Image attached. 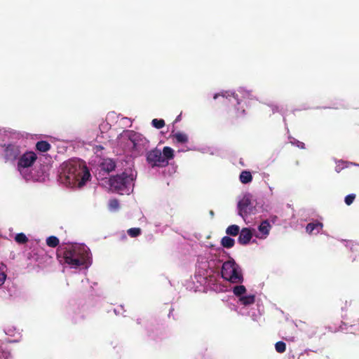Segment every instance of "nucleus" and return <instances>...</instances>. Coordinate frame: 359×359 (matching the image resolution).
I'll list each match as a JSON object with an SVG mask.
<instances>
[{
    "label": "nucleus",
    "mask_w": 359,
    "mask_h": 359,
    "mask_svg": "<svg viewBox=\"0 0 359 359\" xmlns=\"http://www.w3.org/2000/svg\"><path fill=\"white\" fill-rule=\"evenodd\" d=\"M59 178L66 186L82 187L90 180V173L83 161L72 159L62 165Z\"/></svg>",
    "instance_id": "nucleus-1"
},
{
    "label": "nucleus",
    "mask_w": 359,
    "mask_h": 359,
    "mask_svg": "<svg viewBox=\"0 0 359 359\" xmlns=\"http://www.w3.org/2000/svg\"><path fill=\"white\" fill-rule=\"evenodd\" d=\"M57 257L61 264H66L71 268L83 266L87 269L91 265L89 248H57Z\"/></svg>",
    "instance_id": "nucleus-2"
},
{
    "label": "nucleus",
    "mask_w": 359,
    "mask_h": 359,
    "mask_svg": "<svg viewBox=\"0 0 359 359\" xmlns=\"http://www.w3.org/2000/svg\"><path fill=\"white\" fill-rule=\"evenodd\" d=\"M174 158V150L170 147H165L161 151L154 148L146 154V161L151 168H163L168 165L169 161Z\"/></svg>",
    "instance_id": "nucleus-3"
},
{
    "label": "nucleus",
    "mask_w": 359,
    "mask_h": 359,
    "mask_svg": "<svg viewBox=\"0 0 359 359\" xmlns=\"http://www.w3.org/2000/svg\"><path fill=\"white\" fill-rule=\"evenodd\" d=\"M222 97V103L228 107L227 113L231 119H237L243 117L245 111L243 107H240L241 102L234 93L226 96L224 93H218L214 95V99Z\"/></svg>",
    "instance_id": "nucleus-4"
},
{
    "label": "nucleus",
    "mask_w": 359,
    "mask_h": 359,
    "mask_svg": "<svg viewBox=\"0 0 359 359\" xmlns=\"http://www.w3.org/2000/svg\"><path fill=\"white\" fill-rule=\"evenodd\" d=\"M221 274L224 279L232 283H239L243 280L241 268L232 259L223 263Z\"/></svg>",
    "instance_id": "nucleus-5"
},
{
    "label": "nucleus",
    "mask_w": 359,
    "mask_h": 359,
    "mask_svg": "<svg viewBox=\"0 0 359 359\" xmlns=\"http://www.w3.org/2000/svg\"><path fill=\"white\" fill-rule=\"evenodd\" d=\"M133 182V178L126 172L112 176L109 178V186L111 189L123 194H128L130 186Z\"/></svg>",
    "instance_id": "nucleus-6"
},
{
    "label": "nucleus",
    "mask_w": 359,
    "mask_h": 359,
    "mask_svg": "<svg viewBox=\"0 0 359 359\" xmlns=\"http://www.w3.org/2000/svg\"><path fill=\"white\" fill-rule=\"evenodd\" d=\"M233 294L238 298V304L245 307L255 303V294H246V288L244 285H236L233 288Z\"/></svg>",
    "instance_id": "nucleus-7"
},
{
    "label": "nucleus",
    "mask_w": 359,
    "mask_h": 359,
    "mask_svg": "<svg viewBox=\"0 0 359 359\" xmlns=\"http://www.w3.org/2000/svg\"><path fill=\"white\" fill-rule=\"evenodd\" d=\"M37 159L36 154L33 151H27L20 156L18 160V166L19 168L31 167Z\"/></svg>",
    "instance_id": "nucleus-8"
},
{
    "label": "nucleus",
    "mask_w": 359,
    "mask_h": 359,
    "mask_svg": "<svg viewBox=\"0 0 359 359\" xmlns=\"http://www.w3.org/2000/svg\"><path fill=\"white\" fill-rule=\"evenodd\" d=\"M253 236V231L249 228H243L238 233V243L242 245L248 244Z\"/></svg>",
    "instance_id": "nucleus-9"
},
{
    "label": "nucleus",
    "mask_w": 359,
    "mask_h": 359,
    "mask_svg": "<svg viewBox=\"0 0 359 359\" xmlns=\"http://www.w3.org/2000/svg\"><path fill=\"white\" fill-rule=\"evenodd\" d=\"M251 205V201L248 198H243L238 203V214L241 217H244L247 214L250 213V206Z\"/></svg>",
    "instance_id": "nucleus-10"
},
{
    "label": "nucleus",
    "mask_w": 359,
    "mask_h": 359,
    "mask_svg": "<svg viewBox=\"0 0 359 359\" xmlns=\"http://www.w3.org/2000/svg\"><path fill=\"white\" fill-rule=\"evenodd\" d=\"M323 224L318 220L309 223L306 226V232L310 235H316L322 231Z\"/></svg>",
    "instance_id": "nucleus-11"
},
{
    "label": "nucleus",
    "mask_w": 359,
    "mask_h": 359,
    "mask_svg": "<svg viewBox=\"0 0 359 359\" xmlns=\"http://www.w3.org/2000/svg\"><path fill=\"white\" fill-rule=\"evenodd\" d=\"M19 154L20 150L18 146L9 144L5 149V158L7 160H14L18 156Z\"/></svg>",
    "instance_id": "nucleus-12"
},
{
    "label": "nucleus",
    "mask_w": 359,
    "mask_h": 359,
    "mask_svg": "<svg viewBox=\"0 0 359 359\" xmlns=\"http://www.w3.org/2000/svg\"><path fill=\"white\" fill-rule=\"evenodd\" d=\"M174 141L177 143L184 144L189 140L188 135L184 133L177 132L170 135Z\"/></svg>",
    "instance_id": "nucleus-13"
},
{
    "label": "nucleus",
    "mask_w": 359,
    "mask_h": 359,
    "mask_svg": "<svg viewBox=\"0 0 359 359\" xmlns=\"http://www.w3.org/2000/svg\"><path fill=\"white\" fill-rule=\"evenodd\" d=\"M271 228L270 223L267 220L263 221L258 226L259 233L262 235V237L266 236L269 233V231Z\"/></svg>",
    "instance_id": "nucleus-14"
},
{
    "label": "nucleus",
    "mask_w": 359,
    "mask_h": 359,
    "mask_svg": "<svg viewBox=\"0 0 359 359\" xmlns=\"http://www.w3.org/2000/svg\"><path fill=\"white\" fill-rule=\"evenodd\" d=\"M51 145L47 141L41 140L37 142L36 144V150L41 152H46L49 151Z\"/></svg>",
    "instance_id": "nucleus-15"
},
{
    "label": "nucleus",
    "mask_w": 359,
    "mask_h": 359,
    "mask_svg": "<svg viewBox=\"0 0 359 359\" xmlns=\"http://www.w3.org/2000/svg\"><path fill=\"white\" fill-rule=\"evenodd\" d=\"M102 169L107 172L113 171L116 168V163L111 159H107L102 164Z\"/></svg>",
    "instance_id": "nucleus-16"
},
{
    "label": "nucleus",
    "mask_w": 359,
    "mask_h": 359,
    "mask_svg": "<svg viewBox=\"0 0 359 359\" xmlns=\"http://www.w3.org/2000/svg\"><path fill=\"white\" fill-rule=\"evenodd\" d=\"M239 179H240V181L243 184H248V183L252 182V174L250 172L247 171V170H243L240 174Z\"/></svg>",
    "instance_id": "nucleus-17"
},
{
    "label": "nucleus",
    "mask_w": 359,
    "mask_h": 359,
    "mask_svg": "<svg viewBox=\"0 0 359 359\" xmlns=\"http://www.w3.org/2000/svg\"><path fill=\"white\" fill-rule=\"evenodd\" d=\"M239 232L240 227L236 224L230 225L226 229V233L231 236H236L238 235Z\"/></svg>",
    "instance_id": "nucleus-18"
},
{
    "label": "nucleus",
    "mask_w": 359,
    "mask_h": 359,
    "mask_svg": "<svg viewBox=\"0 0 359 359\" xmlns=\"http://www.w3.org/2000/svg\"><path fill=\"white\" fill-rule=\"evenodd\" d=\"M14 239L18 245H25L29 241L28 238L24 233H17Z\"/></svg>",
    "instance_id": "nucleus-19"
},
{
    "label": "nucleus",
    "mask_w": 359,
    "mask_h": 359,
    "mask_svg": "<svg viewBox=\"0 0 359 359\" xmlns=\"http://www.w3.org/2000/svg\"><path fill=\"white\" fill-rule=\"evenodd\" d=\"M221 244L222 247H233L235 244V241L229 236H224L222 238Z\"/></svg>",
    "instance_id": "nucleus-20"
},
{
    "label": "nucleus",
    "mask_w": 359,
    "mask_h": 359,
    "mask_svg": "<svg viewBox=\"0 0 359 359\" xmlns=\"http://www.w3.org/2000/svg\"><path fill=\"white\" fill-rule=\"evenodd\" d=\"M60 241L56 236H51L46 239V244L48 247H57Z\"/></svg>",
    "instance_id": "nucleus-21"
},
{
    "label": "nucleus",
    "mask_w": 359,
    "mask_h": 359,
    "mask_svg": "<svg viewBox=\"0 0 359 359\" xmlns=\"http://www.w3.org/2000/svg\"><path fill=\"white\" fill-rule=\"evenodd\" d=\"M128 234L132 237V238H135V237H137L139 236L141 233H142V229L140 228H138V227H135V228H130L129 229L128 231Z\"/></svg>",
    "instance_id": "nucleus-22"
},
{
    "label": "nucleus",
    "mask_w": 359,
    "mask_h": 359,
    "mask_svg": "<svg viewBox=\"0 0 359 359\" xmlns=\"http://www.w3.org/2000/svg\"><path fill=\"white\" fill-rule=\"evenodd\" d=\"M151 124L154 128L161 129L165 126V123L163 119L154 118L152 120Z\"/></svg>",
    "instance_id": "nucleus-23"
},
{
    "label": "nucleus",
    "mask_w": 359,
    "mask_h": 359,
    "mask_svg": "<svg viewBox=\"0 0 359 359\" xmlns=\"http://www.w3.org/2000/svg\"><path fill=\"white\" fill-rule=\"evenodd\" d=\"M275 348H276V351L278 353H283L285 352V349H286V345L284 342L283 341H278L276 344H275Z\"/></svg>",
    "instance_id": "nucleus-24"
},
{
    "label": "nucleus",
    "mask_w": 359,
    "mask_h": 359,
    "mask_svg": "<svg viewBox=\"0 0 359 359\" xmlns=\"http://www.w3.org/2000/svg\"><path fill=\"white\" fill-rule=\"evenodd\" d=\"M5 268L6 266L4 264L0 265V285L4 284L6 278Z\"/></svg>",
    "instance_id": "nucleus-25"
},
{
    "label": "nucleus",
    "mask_w": 359,
    "mask_h": 359,
    "mask_svg": "<svg viewBox=\"0 0 359 359\" xmlns=\"http://www.w3.org/2000/svg\"><path fill=\"white\" fill-rule=\"evenodd\" d=\"M109 208L111 210H116L119 208L118 201L116 199H111L109 203Z\"/></svg>",
    "instance_id": "nucleus-26"
},
{
    "label": "nucleus",
    "mask_w": 359,
    "mask_h": 359,
    "mask_svg": "<svg viewBox=\"0 0 359 359\" xmlns=\"http://www.w3.org/2000/svg\"><path fill=\"white\" fill-rule=\"evenodd\" d=\"M355 198V194H351L345 197L344 201L347 205H350L353 203Z\"/></svg>",
    "instance_id": "nucleus-27"
},
{
    "label": "nucleus",
    "mask_w": 359,
    "mask_h": 359,
    "mask_svg": "<svg viewBox=\"0 0 359 359\" xmlns=\"http://www.w3.org/2000/svg\"><path fill=\"white\" fill-rule=\"evenodd\" d=\"M290 142L292 144L295 145L300 149H305V144L302 142L293 139V140H292Z\"/></svg>",
    "instance_id": "nucleus-28"
},
{
    "label": "nucleus",
    "mask_w": 359,
    "mask_h": 359,
    "mask_svg": "<svg viewBox=\"0 0 359 359\" xmlns=\"http://www.w3.org/2000/svg\"><path fill=\"white\" fill-rule=\"evenodd\" d=\"M10 357V353L4 351H0V359H9Z\"/></svg>",
    "instance_id": "nucleus-29"
},
{
    "label": "nucleus",
    "mask_w": 359,
    "mask_h": 359,
    "mask_svg": "<svg viewBox=\"0 0 359 359\" xmlns=\"http://www.w3.org/2000/svg\"><path fill=\"white\" fill-rule=\"evenodd\" d=\"M15 328L7 327L5 329V333L8 336H15Z\"/></svg>",
    "instance_id": "nucleus-30"
},
{
    "label": "nucleus",
    "mask_w": 359,
    "mask_h": 359,
    "mask_svg": "<svg viewBox=\"0 0 359 359\" xmlns=\"http://www.w3.org/2000/svg\"><path fill=\"white\" fill-rule=\"evenodd\" d=\"M63 245H71L72 247H76V245H77L78 243L68 241V242L63 243Z\"/></svg>",
    "instance_id": "nucleus-31"
},
{
    "label": "nucleus",
    "mask_w": 359,
    "mask_h": 359,
    "mask_svg": "<svg viewBox=\"0 0 359 359\" xmlns=\"http://www.w3.org/2000/svg\"><path fill=\"white\" fill-rule=\"evenodd\" d=\"M181 116H182V113H180V115H178V116H177V118H175V123H177V122L180 121V120H181Z\"/></svg>",
    "instance_id": "nucleus-32"
},
{
    "label": "nucleus",
    "mask_w": 359,
    "mask_h": 359,
    "mask_svg": "<svg viewBox=\"0 0 359 359\" xmlns=\"http://www.w3.org/2000/svg\"><path fill=\"white\" fill-rule=\"evenodd\" d=\"M18 341V340H8V342L11 343V342H15V341Z\"/></svg>",
    "instance_id": "nucleus-33"
},
{
    "label": "nucleus",
    "mask_w": 359,
    "mask_h": 359,
    "mask_svg": "<svg viewBox=\"0 0 359 359\" xmlns=\"http://www.w3.org/2000/svg\"><path fill=\"white\" fill-rule=\"evenodd\" d=\"M97 148H98L99 149H102L103 147L102 146H97Z\"/></svg>",
    "instance_id": "nucleus-34"
},
{
    "label": "nucleus",
    "mask_w": 359,
    "mask_h": 359,
    "mask_svg": "<svg viewBox=\"0 0 359 359\" xmlns=\"http://www.w3.org/2000/svg\"><path fill=\"white\" fill-rule=\"evenodd\" d=\"M36 248H33V250L32 251V252H33L34 254V256H36V254L35 252H34V251L35 250Z\"/></svg>",
    "instance_id": "nucleus-35"
},
{
    "label": "nucleus",
    "mask_w": 359,
    "mask_h": 359,
    "mask_svg": "<svg viewBox=\"0 0 359 359\" xmlns=\"http://www.w3.org/2000/svg\"><path fill=\"white\" fill-rule=\"evenodd\" d=\"M33 258H34L36 261V260H37V259H38V258H37V257H33Z\"/></svg>",
    "instance_id": "nucleus-36"
}]
</instances>
